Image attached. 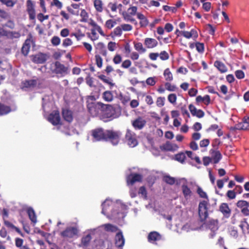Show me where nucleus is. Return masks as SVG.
<instances>
[{
    "label": "nucleus",
    "instance_id": "54",
    "mask_svg": "<svg viewBox=\"0 0 249 249\" xmlns=\"http://www.w3.org/2000/svg\"><path fill=\"white\" fill-rule=\"evenodd\" d=\"M185 155L183 153H178L175 156V159L177 161L183 163L185 159Z\"/></svg>",
    "mask_w": 249,
    "mask_h": 249
},
{
    "label": "nucleus",
    "instance_id": "64",
    "mask_svg": "<svg viewBox=\"0 0 249 249\" xmlns=\"http://www.w3.org/2000/svg\"><path fill=\"white\" fill-rule=\"evenodd\" d=\"M51 43L53 46H58L60 43V39L57 36H54L51 39Z\"/></svg>",
    "mask_w": 249,
    "mask_h": 249
},
{
    "label": "nucleus",
    "instance_id": "55",
    "mask_svg": "<svg viewBox=\"0 0 249 249\" xmlns=\"http://www.w3.org/2000/svg\"><path fill=\"white\" fill-rule=\"evenodd\" d=\"M116 24V22L112 19H108L106 21L105 26L108 29L112 28Z\"/></svg>",
    "mask_w": 249,
    "mask_h": 249
},
{
    "label": "nucleus",
    "instance_id": "3",
    "mask_svg": "<svg viewBox=\"0 0 249 249\" xmlns=\"http://www.w3.org/2000/svg\"><path fill=\"white\" fill-rule=\"evenodd\" d=\"M115 109L112 106L104 104V107L101 110V119L104 122L111 121L115 114Z\"/></svg>",
    "mask_w": 249,
    "mask_h": 249
},
{
    "label": "nucleus",
    "instance_id": "50",
    "mask_svg": "<svg viewBox=\"0 0 249 249\" xmlns=\"http://www.w3.org/2000/svg\"><path fill=\"white\" fill-rule=\"evenodd\" d=\"M50 5L51 6H55L58 9H61L63 7L62 2L59 0H53Z\"/></svg>",
    "mask_w": 249,
    "mask_h": 249
},
{
    "label": "nucleus",
    "instance_id": "18",
    "mask_svg": "<svg viewBox=\"0 0 249 249\" xmlns=\"http://www.w3.org/2000/svg\"><path fill=\"white\" fill-rule=\"evenodd\" d=\"M209 152L214 163H217L222 159V155L217 149H211Z\"/></svg>",
    "mask_w": 249,
    "mask_h": 249
},
{
    "label": "nucleus",
    "instance_id": "24",
    "mask_svg": "<svg viewBox=\"0 0 249 249\" xmlns=\"http://www.w3.org/2000/svg\"><path fill=\"white\" fill-rule=\"evenodd\" d=\"M4 225L9 230H15L17 233H18L20 235L23 237L24 235L21 230L18 227L15 226L13 224H12L10 221L4 220L3 221Z\"/></svg>",
    "mask_w": 249,
    "mask_h": 249
},
{
    "label": "nucleus",
    "instance_id": "7",
    "mask_svg": "<svg viewBox=\"0 0 249 249\" xmlns=\"http://www.w3.org/2000/svg\"><path fill=\"white\" fill-rule=\"evenodd\" d=\"M106 130L99 127L91 131V135L95 141H105L106 136Z\"/></svg>",
    "mask_w": 249,
    "mask_h": 249
},
{
    "label": "nucleus",
    "instance_id": "27",
    "mask_svg": "<svg viewBox=\"0 0 249 249\" xmlns=\"http://www.w3.org/2000/svg\"><path fill=\"white\" fill-rule=\"evenodd\" d=\"M11 107L0 103V116L7 115L12 111Z\"/></svg>",
    "mask_w": 249,
    "mask_h": 249
},
{
    "label": "nucleus",
    "instance_id": "33",
    "mask_svg": "<svg viewBox=\"0 0 249 249\" xmlns=\"http://www.w3.org/2000/svg\"><path fill=\"white\" fill-rule=\"evenodd\" d=\"M102 98L106 102H111L113 100V95L112 92L109 90L104 91L102 94Z\"/></svg>",
    "mask_w": 249,
    "mask_h": 249
},
{
    "label": "nucleus",
    "instance_id": "19",
    "mask_svg": "<svg viewBox=\"0 0 249 249\" xmlns=\"http://www.w3.org/2000/svg\"><path fill=\"white\" fill-rule=\"evenodd\" d=\"M233 129L247 130L249 129V121H247L246 117L243 119V122L235 125Z\"/></svg>",
    "mask_w": 249,
    "mask_h": 249
},
{
    "label": "nucleus",
    "instance_id": "26",
    "mask_svg": "<svg viewBox=\"0 0 249 249\" xmlns=\"http://www.w3.org/2000/svg\"><path fill=\"white\" fill-rule=\"evenodd\" d=\"M220 211L226 217H229L231 214V210L227 203H222L219 207Z\"/></svg>",
    "mask_w": 249,
    "mask_h": 249
},
{
    "label": "nucleus",
    "instance_id": "25",
    "mask_svg": "<svg viewBox=\"0 0 249 249\" xmlns=\"http://www.w3.org/2000/svg\"><path fill=\"white\" fill-rule=\"evenodd\" d=\"M37 84V80L35 79L26 80L22 82V89L35 87Z\"/></svg>",
    "mask_w": 249,
    "mask_h": 249
},
{
    "label": "nucleus",
    "instance_id": "38",
    "mask_svg": "<svg viewBox=\"0 0 249 249\" xmlns=\"http://www.w3.org/2000/svg\"><path fill=\"white\" fill-rule=\"evenodd\" d=\"M196 101L197 103L203 102L205 104L208 105L210 103V97L208 95H206L204 97L199 95L196 98Z\"/></svg>",
    "mask_w": 249,
    "mask_h": 249
},
{
    "label": "nucleus",
    "instance_id": "23",
    "mask_svg": "<svg viewBox=\"0 0 249 249\" xmlns=\"http://www.w3.org/2000/svg\"><path fill=\"white\" fill-rule=\"evenodd\" d=\"M198 224V222L194 223H187L182 227V230L186 231H190L198 230L200 228L199 225H196Z\"/></svg>",
    "mask_w": 249,
    "mask_h": 249
},
{
    "label": "nucleus",
    "instance_id": "57",
    "mask_svg": "<svg viewBox=\"0 0 249 249\" xmlns=\"http://www.w3.org/2000/svg\"><path fill=\"white\" fill-rule=\"evenodd\" d=\"M0 18L3 19H7L10 18V14L3 9H0Z\"/></svg>",
    "mask_w": 249,
    "mask_h": 249
},
{
    "label": "nucleus",
    "instance_id": "47",
    "mask_svg": "<svg viewBox=\"0 0 249 249\" xmlns=\"http://www.w3.org/2000/svg\"><path fill=\"white\" fill-rule=\"evenodd\" d=\"M122 30L120 26L116 27L111 33L112 37L120 36L122 35Z\"/></svg>",
    "mask_w": 249,
    "mask_h": 249
},
{
    "label": "nucleus",
    "instance_id": "40",
    "mask_svg": "<svg viewBox=\"0 0 249 249\" xmlns=\"http://www.w3.org/2000/svg\"><path fill=\"white\" fill-rule=\"evenodd\" d=\"M123 16L124 19L126 21H130L132 23H134L135 24H137V22L136 20L132 17L133 16L132 15H130L128 13L124 12L123 13Z\"/></svg>",
    "mask_w": 249,
    "mask_h": 249
},
{
    "label": "nucleus",
    "instance_id": "29",
    "mask_svg": "<svg viewBox=\"0 0 249 249\" xmlns=\"http://www.w3.org/2000/svg\"><path fill=\"white\" fill-rule=\"evenodd\" d=\"M96 49L98 51V53L104 56L107 55V51L106 47L103 43L99 42L97 44Z\"/></svg>",
    "mask_w": 249,
    "mask_h": 249
},
{
    "label": "nucleus",
    "instance_id": "46",
    "mask_svg": "<svg viewBox=\"0 0 249 249\" xmlns=\"http://www.w3.org/2000/svg\"><path fill=\"white\" fill-rule=\"evenodd\" d=\"M134 48L136 51L141 53L146 51V49L143 48L142 43L141 42L134 43Z\"/></svg>",
    "mask_w": 249,
    "mask_h": 249
},
{
    "label": "nucleus",
    "instance_id": "13",
    "mask_svg": "<svg viewBox=\"0 0 249 249\" xmlns=\"http://www.w3.org/2000/svg\"><path fill=\"white\" fill-rule=\"evenodd\" d=\"M55 68L53 71L56 74H60L63 76L68 73V68L65 67L59 61H56L54 63Z\"/></svg>",
    "mask_w": 249,
    "mask_h": 249
},
{
    "label": "nucleus",
    "instance_id": "2",
    "mask_svg": "<svg viewBox=\"0 0 249 249\" xmlns=\"http://www.w3.org/2000/svg\"><path fill=\"white\" fill-rule=\"evenodd\" d=\"M179 181L181 184V189L184 198L186 200H190L193 193L189 186H195L196 182L193 181L188 182L185 178H180Z\"/></svg>",
    "mask_w": 249,
    "mask_h": 249
},
{
    "label": "nucleus",
    "instance_id": "6",
    "mask_svg": "<svg viewBox=\"0 0 249 249\" xmlns=\"http://www.w3.org/2000/svg\"><path fill=\"white\" fill-rule=\"evenodd\" d=\"M125 141L130 147H134L138 143L136 134L128 129L126 130L125 135Z\"/></svg>",
    "mask_w": 249,
    "mask_h": 249
},
{
    "label": "nucleus",
    "instance_id": "43",
    "mask_svg": "<svg viewBox=\"0 0 249 249\" xmlns=\"http://www.w3.org/2000/svg\"><path fill=\"white\" fill-rule=\"evenodd\" d=\"M0 236L2 238H6L7 241L11 240V237L8 234L7 230L4 227H2L0 230Z\"/></svg>",
    "mask_w": 249,
    "mask_h": 249
},
{
    "label": "nucleus",
    "instance_id": "11",
    "mask_svg": "<svg viewBox=\"0 0 249 249\" xmlns=\"http://www.w3.org/2000/svg\"><path fill=\"white\" fill-rule=\"evenodd\" d=\"M142 176L137 173H131L126 177V181L128 186L133 185L137 182H141Z\"/></svg>",
    "mask_w": 249,
    "mask_h": 249
},
{
    "label": "nucleus",
    "instance_id": "45",
    "mask_svg": "<svg viewBox=\"0 0 249 249\" xmlns=\"http://www.w3.org/2000/svg\"><path fill=\"white\" fill-rule=\"evenodd\" d=\"M80 17H81V19H80V22H87L88 21V19L89 18V15L87 11L85 9H82L80 13Z\"/></svg>",
    "mask_w": 249,
    "mask_h": 249
},
{
    "label": "nucleus",
    "instance_id": "28",
    "mask_svg": "<svg viewBox=\"0 0 249 249\" xmlns=\"http://www.w3.org/2000/svg\"><path fill=\"white\" fill-rule=\"evenodd\" d=\"M21 36L19 32L17 31H7L6 33V37L10 39H18Z\"/></svg>",
    "mask_w": 249,
    "mask_h": 249
},
{
    "label": "nucleus",
    "instance_id": "20",
    "mask_svg": "<svg viewBox=\"0 0 249 249\" xmlns=\"http://www.w3.org/2000/svg\"><path fill=\"white\" fill-rule=\"evenodd\" d=\"M189 110L193 116H196L199 118H202L204 116V112L201 109H197L193 105L191 104L189 106Z\"/></svg>",
    "mask_w": 249,
    "mask_h": 249
},
{
    "label": "nucleus",
    "instance_id": "21",
    "mask_svg": "<svg viewBox=\"0 0 249 249\" xmlns=\"http://www.w3.org/2000/svg\"><path fill=\"white\" fill-rule=\"evenodd\" d=\"M178 147L176 144L172 143L169 142H167L165 143L160 146L162 150L174 151L178 149Z\"/></svg>",
    "mask_w": 249,
    "mask_h": 249
},
{
    "label": "nucleus",
    "instance_id": "5",
    "mask_svg": "<svg viewBox=\"0 0 249 249\" xmlns=\"http://www.w3.org/2000/svg\"><path fill=\"white\" fill-rule=\"evenodd\" d=\"M208 201L205 200L201 201L198 205V214L200 220L203 222L208 217Z\"/></svg>",
    "mask_w": 249,
    "mask_h": 249
},
{
    "label": "nucleus",
    "instance_id": "30",
    "mask_svg": "<svg viewBox=\"0 0 249 249\" xmlns=\"http://www.w3.org/2000/svg\"><path fill=\"white\" fill-rule=\"evenodd\" d=\"M137 17L140 20V24L141 27H146L148 25V20L142 14L138 13L137 14Z\"/></svg>",
    "mask_w": 249,
    "mask_h": 249
},
{
    "label": "nucleus",
    "instance_id": "9",
    "mask_svg": "<svg viewBox=\"0 0 249 249\" xmlns=\"http://www.w3.org/2000/svg\"><path fill=\"white\" fill-rule=\"evenodd\" d=\"M78 233V230L77 228L69 227L60 233V235L64 238H72L77 235Z\"/></svg>",
    "mask_w": 249,
    "mask_h": 249
},
{
    "label": "nucleus",
    "instance_id": "16",
    "mask_svg": "<svg viewBox=\"0 0 249 249\" xmlns=\"http://www.w3.org/2000/svg\"><path fill=\"white\" fill-rule=\"evenodd\" d=\"M62 115L64 120L69 123H71L73 121V112L69 108H63L62 110Z\"/></svg>",
    "mask_w": 249,
    "mask_h": 249
},
{
    "label": "nucleus",
    "instance_id": "53",
    "mask_svg": "<svg viewBox=\"0 0 249 249\" xmlns=\"http://www.w3.org/2000/svg\"><path fill=\"white\" fill-rule=\"evenodd\" d=\"M149 242L154 243L156 242V231L150 232L147 237Z\"/></svg>",
    "mask_w": 249,
    "mask_h": 249
},
{
    "label": "nucleus",
    "instance_id": "32",
    "mask_svg": "<svg viewBox=\"0 0 249 249\" xmlns=\"http://www.w3.org/2000/svg\"><path fill=\"white\" fill-rule=\"evenodd\" d=\"M104 230L107 232H115L119 230L118 227L110 223L105 224L103 225Z\"/></svg>",
    "mask_w": 249,
    "mask_h": 249
},
{
    "label": "nucleus",
    "instance_id": "1",
    "mask_svg": "<svg viewBox=\"0 0 249 249\" xmlns=\"http://www.w3.org/2000/svg\"><path fill=\"white\" fill-rule=\"evenodd\" d=\"M95 98L94 96H89L87 101V107L88 111L93 117L97 116L101 113V110L104 107V104L102 102H94Z\"/></svg>",
    "mask_w": 249,
    "mask_h": 249
},
{
    "label": "nucleus",
    "instance_id": "39",
    "mask_svg": "<svg viewBox=\"0 0 249 249\" xmlns=\"http://www.w3.org/2000/svg\"><path fill=\"white\" fill-rule=\"evenodd\" d=\"M144 45L148 48H153L156 46V40L150 38H146L144 40Z\"/></svg>",
    "mask_w": 249,
    "mask_h": 249
},
{
    "label": "nucleus",
    "instance_id": "44",
    "mask_svg": "<svg viewBox=\"0 0 249 249\" xmlns=\"http://www.w3.org/2000/svg\"><path fill=\"white\" fill-rule=\"evenodd\" d=\"M163 75L165 80L171 81L173 80V75L169 68H167L164 70Z\"/></svg>",
    "mask_w": 249,
    "mask_h": 249
},
{
    "label": "nucleus",
    "instance_id": "49",
    "mask_svg": "<svg viewBox=\"0 0 249 249\" xmlns=\"http://www.w3.org/2000/svg\"><path fill=\"white\" fill-rule=\"evenodd\" d=\"M146 139L148 144H149L148 146L150 147L152 150H154L155 149V147L154 146V138L151 137L150 135H148L146 137Z\"/></svg>",
    "mask_w": 249,
    "mask_h": 249
},
{
    "label": "nucleus",
    "instance_id": "51",
    "mask_svg": "<svg viewBox=\"0 0 249 249\" xmlns=\"http://www.w3.org/2000/svg\"><path fill=\"white\" fill-rule=\"evenodd\" d=\"M159 56L160 59L162 60H166L169 58L168 53L165 51H163L160 52V54L157 53V57Z\"/></svg>",
    "mask_w": 249,
    "mask_h": 249
},
{
    "label": "nucleus",
    "instance_id": "34",
    "mask_svg": "<svg viewBox=\"0 0 249 249\" xmlns=\"http://www.w3.org/2000/svg\"><path fill=\"white\" fill-rule=\"evenodd\" d=\"M98 77L103 82L108 84L110 87H113L114 85V83L112 82V80L109 77H107L106 75L101 74L98 76Z\"/></svg>",
    "mask_w": 249,
    "mask_h": 249
},
{
    "label": "nucleus",
    "instance_id": "10",
    "mask_svg": "<svg viewBox=\"0 0 249 249\" xmlns=\"http://www.w3.org/2000/svg\"><path fill=\"white\" fill-rule=\"evenodd\" d=\"M35 4L32 0H27L26 1V11L29 16L30 20H35L36 18V9Z\"/></svg>",
    "mask_w": 249,
    "mask_h": 249
},
{
    "label": "nucleus",
    "instance_id": "41",
    "mask_svg": "<svg viewBox=\"0 0 249 249\" xmlns=\"http://www.w3.org/2000/svg\"><path fill=\"white\" fill-rule=\"evenodd\" d=\"M89 25L93 27V28H95L96 30L98 32V33L102 36H105V35L102 30L101 27L99 26L94 20H91L89 22Z\"/></svg>",
    "mask_w": 249,
    "mask_h": 249
},
{
    "label": "nucleus",
    "instance_id": "42",
    "mask_svg": "<svg viewBox=\"0 0 249 249\" xmlns=\"http://www.w3.org/2000/svg\"><path fill=\"white\" fill-rule=\"evenodd\" d=\"M91 240V236L90 234L83 237L81 239V244L84 247H87Z\"/></svg>",
    "mask_w": 249,
    "mask_h": 249
},
{
    "label": "nucleus",
    "instance_id": "8",
    "mask_svg": "<svg viewBox=\"0 0 249 249\" xmlns=\"http://www.w3.org/2000/svg\"><path fill=\"white\" fill-rule=\"evenodd\" d=\"M30 57L33 63L37 64L45 63L49 58V56L47 54L41 52L31 55Z\"/></svg>",
    "mask_w": 249,
    "mask_h": 249
},
{
    "label": "nucleus",
    "instance_id": "17",
    "mask_svg": "<svg viewBox=\"0 0 249 249\" xmlns=\"http://www.w3.org/2000/svg\"><path fill=\"white\" fill-rule=\"evenodd\" d=\"M125 240L123 235L122 232L119 231L115 236V246L119 248H122L124 246Z\"/></svg>",
    "mask_w": 249,
    "mask_h": 249
},
{
    "label": "nucleus",
    "instance_id": "15",
    "mask_svg": "<svg viewBox=\"0 0 249 249\" xmlns=\"http://www.w3.org/2000/svg\"><path fill=\"white\" fill-rule=\"evenodd\" d=\"M146 120L142 117H138L132 121V125L135 130H141L146 125Z\"/></svg>",
    "mask_w": 249,
    "mask_h": 249
},
{
    "label": "nucleus",
    "instance_id": "12",
    "mask_svg": "<svg viewBox=\"0 0 249 249\" xmlns=\"http://www.w3.org/2000/svg\"><path fill=\"white\" fill-rule=\"evenodd\" d=\"M32 38V35L31 34L29 35L22 46L21 52L22 54L25 56H27L29 53L31 43H34Z\"/></svg>",
    "mask_w": 249,
    "mask_h": 249
},
{
    "label": "nucleus",
    "instance_id": "52",
    "mask_svg": "<svg viewBox=\"0 0 249 249\" xmlns=\"http://www.w3.org/2000/svg\"><path fill=\"white\" fill-rule=\"evenodd\" d=\"M0 2L9 7H13L16 3L12 0H0Z\"/></svg>",
    "mask_w": 249,
    "mask_h": 249
},
{
    "label": "nucleus",
    "instance_id": "31",
    "mask_svg": "<svg viewBox=\"0 0 249 249\" xmlns=\"http://www.w3.org/2000/svg\"><path fill=\"white\" fill-rule=\"evenodd\" d=\"M195 186L196 187V193L201 198L206 199V201H209L208 196L207 193L203 191L202 188L196 183Z\"/></svg>",
    "mask_w": 249,
    "mask_h": 249
},
{
    "label": "nucleus",
    "instance_id": "63",
    "mask_svg": "<svg viewBox=\"0 0 249 249\" xmlns=\"http://www.w3.org/2000/svg\"><path fill=\"white\" fill-rule=\"evenodd\" d=\"M96 64L99 68H101L103 65V59L99 54H96L95 56Z\"/></svg>",
    "mask_w": 249,
    "mask_h": 249
},
{
    "label": "nucleus",
    "instance_id": "60",
    "mask_svg": "<svg viewBox=\"0 0 249 249\" xmlns=\"http://www.w3.org/2000/svg\"><path fill=\"white\" fill-rule=\"evenodd\" d=\"M177 99V96L174 93L170 94L168 96V101L172 104H175L176 103Z\"/></svg>",
    "mask_w": 249,
    "mask_h": 249
},
{
    "label": "nucleus",
    "instance_id": "56",
    "mask_svg": "<svg viewBox=\"0 0 249 249\" xmlns=\"http://www.w3.org/2000/svg\"><path fill=\"white\" fill-rule=\"evenodd\" d=\"M196 49L199 53H203L204 51V45L202 43L196 42L195 44Z\"/></svg>",
    "mask_w": 249,
    "mask_h": 249
},
{
    "label": "nucleus",
    "instance_id": "37",
    "mask_svg": "<svg viewBox=\"0 0 249 249\" xmlns=\"http://www.w3.org/2000/svg\"><path fill=\"white\" fill-rule=\"evenodd\" d=\"M27 213L29 216V219L33 223H36V216L35 214V212L33 208H29L27 209Z\"/></svg>",
    "mask_w": 249,
    "mask_h": 249
},
{
    "label": "nucleus",
    "instance_id": "61",
    "mask_svg": "<svg viewBox=\"0 0 249 249\" xmlns=\"http://www.w3.org/2000/svg\"><path fill=\"white\" fill-rule=\"evenodd\" d=\"M165 87L167 90L170 91H176L177 89V88L176 86L174 85H171L170 83H166L165 84Z\"/></svg>",
    "mask_w": 249,
    "mask_h": 249
},
{
    "label": "nucleus",
    "instance_id": "58",
    "mask_svg": "<svg viewBox=\"0 0 249 249\" xmlns=\"http://www.w3.org/2000/svg\"><path fill=\"white\" fill-rule=\"evenodd\" d=\"M37 18L40 22H42L44 20L48 19L49 16L44 15L43 13H40L37 14Z\"/></svg>",
    "mask_w": 249,
    "mask_h": 249
},
{
    "label": "nucleus",
    "instance_id": "35",
    "mask_svg": "<svg viewBox=\"0 0 249 249\" xmlns=\"http://www.w3.org/2000/svg\"><path fill=\"white\" fill-rule=\"evenodd\" d=\"M93 4L96 11L102 12L103 10V3L102 0H94Z\"/></svg>",
    "mask_w": 249,
    "mask_h": 249
},
{
    "label": "nucleus",
    "instance_id": "4",
    "mask_svg": "<svg viewBox=\"0 0 249 249\" xmlns=\"http://www.w3.org/2000/svg\"><path fill=\"white\" fill-rule=\"evenodd\" d=\"M106 142H109L112 145H117L120 142L122 134L120 131L112 129L106 130Z\"/></svg>",
    "mask_w": 249,
    "mask_h": 249
},
{
    "label": "nucleus",
    "instance_id": "22",
    "mask_svg": "<svg viewBox=\"0 0 249 249\" xmlns=\"http://www.w3.org/2000/svg\"><path fill=\"white\" fill-rule=\"evenodd\" d=\"M208 228L214 233L218 229V224L217 220L211 219L207 223ZM214 233L211 234L212 237L214 236Z\"/></svg>",
    "mask_w": 249,
    "mask_h": 249
},
{
    "label": "nucleus",
    "instance_id": "59",
    "mask_svg": "<svg viewBox=\"0 0 249 249\" xmlns=\"http://www.w3.org/2000/svg\"><path fill=\"white\" fill-rule=\"evenodd\" d=\"M107 8L110 9L112 12H116L118 6L116 3L110 2L107 4Z\"/></svg>",
    "mask_w": 249,
    "mask_h": 249
},
{
    "label": "nucleus",
    "instance_id": "62",
    "mask_svg": "<svg viewBox=\"0 0 249 249\" xmlns=\"http://www.w3.org/2000/svg\"><path fill=\"white\" fill-rule=\"evenodd\" d=\"M107 48L111 52L114 51L117 48V44L115 42L110 41L107 44Z\"/></svg>",
    "mask_w": 249,
    "mask_h": 249
},
{
    "label": "nucleus",
    "instance_id": "48",
    "mask_svg": "<svg viewBox=\"0 0 249 249\" xmlns=\"http://www.w3.org/2000/svg\"><path fill=\"white\" fill-rule=\"evenodd\" d=\"M163 180L170 185H173L175 183L176 179L169 176H164L163 177Z\"/></svg>",
    "mask_w": 249,
    "mask_h": 249
},
{
    "label": "nucleus",
    "instance_id": "36",
    "mask_svg": "<svg viewBox=\"0 0 249 249\" xmlns=\"http://www.w3.org/2000/svg\"><path fill=\"white\" fill-rule=\"evenodd\" d=\"M214 65L216 67L219 71L221 72H225L227 71V68L225 65L222 62L219 61H216L214 62Z\"/></svg>",
    "mask_w": 249,
    "mask_h": 249
},
{
    "label": "nucleus",
    "instance_id": "14",
    "mask_svg": "<svg viewBox=\"0 0 249 249\" xmlns=\"http://www.w3.org/2000/svg\"><path fill=\"white\" fill-rule=\"evenodd\" d=\"M48 120L53 125H57L60 123V116L58 111L55 110L49 114Z\"/></svg>",
    "mask_w": 249,
    "mask_h": 249
}]
</instances>
